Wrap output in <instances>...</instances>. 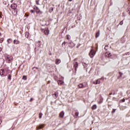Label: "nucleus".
Segmentation results:
<instances>
[{"label":"nucleus","instance_id":"obj_11","mask_svg":"<svg viewBox=\"0 0 130 130\" xmlns=\"http://www.w3.org/2000/svg\"><path fill=\"white\" fill-rule=\"evenodd\" d=\"M61 62V61L59 59H56L55 60V64H59V63Z\"/></svg>","mask_w":130,"mask_h":130},{"label":"nucleus","instance_id":"obj_24","mask_svg":"<svg viewBox=\"0 0 130 130\" xmlns=\"http://www.w3.org/2000/svg\"><path fill=\"white\" fill-rule=\"evenodd\" d=\"M75 115L76 116H79V112H76L75 113Z\"/></svg>","mask_w":130,"mask_h":130},{"label":"nucleus","instance_id":"obj_22","mask_svg":"<svg viewBox=\"0 0 130 130\" xmlns=\"http://www.w3.org/2000/svg\"><path fill=\"white\" fill-rule=\"evenodd\" d=\"M22 80H27V76H23L22 77Z\"/></svg>","mask_w":130,"mask_h":130},{"label":"nucleus","instance_id":"obj_39","mask_svg":"<svg viewBox=\"0 0 130 130\" xmlns=\"http://www.w3.org/2000/svg\"><path fill=\"white\" fill-rule=\"evenodd\" d=\"M13 2H14V0H11V3H13Z\"/></svg>","mask_w":130,"mask_h":130},{"label":"nucleus","instance_id":"obj_36","mask_svg":"<svg viewBox=\"0 0 130 130\" xmlns=\"http://www.w3.org/2000/svg\"><path fill=\"white\" fill-rule=\"evenodd\" d=\"M30 12H31V13L32 14H33V13H34V10H31L30 11Z\"/></svg>","mask_w":130,"mask_h":130},{"label":"nucleus","instance_id":"obj_33","mask_svg":"<svg viewBox=\"0 0 130 130\" xmlns=\"http://www.w3.org/2000/svg\"><path fill=\"white\" fill-rule=\"evenodd\" d=\"M107 47H108V45L105 46V49L106 50H107Z\"/></svg>","mask_w":130,"mask_h":130},{"label":"nucleus","instance_id":"obj_43","mask_svg":"<svg viewBox=\"0 0 130 130\" xmlns=\"http://www.w3.org/2000/svg\"><path fill=\"white\" fill-rule=\"evenodd\" d=\"M113 95H115V93H113Z\"/></svg>","mask_w":130,"mask_h":130},{"label":"nucleus","instance_id":"obj_30","mask_svg":"<svg viewBox=\"0 0 130 130\" xmlns=\"http://www.w3.org/2000/svg\"><path fill=\"white\" fill-rule=\"evenodd\" d=\"M119 74L120 75V77H122V73L121 72H119Z\"/></svg>","mask_w":130,"mask_h":130},{"label":"nucleus","instance_id":"obj_14","mask_svg":"<svg viewBox=\"0 0 130 130\" xmlns=\"http://www.w3.org/2000/svg\"><path fill=\"white\" fill-rule=\"evenodd\" d=\"M100 36V30H99L95 34V37L96 38H98Z\"/></svg>","mask_w":130,"mask_h":130},{"label":"nucleus","instance_id":"obj_35","mask_svg":"<svg viewBox=\"0 0 130 130\" xmlns=\"http://www.w3.org/2000/svg\"><path fill=\"white\" fill-rule=\"evenodd\" d=\"M115 110H115V109H113V111H112V113H114V112H115Z\"/></svg>","mask_w":130,"mask_h":130},{"label":"nucleus","instance_id":"obj_34","mask_svg":"<svg viewBox=\"0 0 130 130\" xmlns=\"http://www.w3.org/2000/svg\"><path fill=\"white\" fill-rule=\"evenodd\" d=\"M0 60L3 61V62H5V60H4V59H3V58L0 59Z\"/></svg>","mask_w":130,"mask_h":130},{"label":"nucleus","instance_id":"obj_4","mask_svg":"<svg viewBox=\"0 0 130 130\" xmlns=\"http://www.w3.org/2000/svg\"><path fill=\"white\" fill-rule=\"evenodd\" d=\"M36 12L37 14H40L41 15L43 13L42 11H40V9H39L37 6L36 7Z\"/></svg>","mask_w":130,"mask_h":130},{"label":"nucleus","instance_id":"obj_5","mask_svg":"<svg viewBox=\"0 0 130 130\" xmlns=\"http://www.w3.org/2000/svg\"><path fill=\"white\" fill-rule=\"evenodd\" d=\"M63 116H64V112L62 111L59 114V117L60 118H63Z\"/></svg>","mask_w":130,"mask_h":130},{"label":"nucleus","instance_id":"obj_10","mask_svg":"<svg viewBox=\"0 0 130 130\" xmlns=\"http://www.w3.org/2000/svg\"><path fill=\"white\" fill-rule=\"evenodd\" d=\"M13 43L14 44H16V45L20 44V41L19 40H14L13 41Z\"/></svg>","mask_w":130,"mask_h":130},{"label":"nucleus","instance_id":"obj_19","mask_svg":"<svg viewBox=\"0 0 130 130\" xmlns=\"http://www.w3.org/2000/svg\"><path fill=\"white\" fill-rule=\"evenodd\" d=\"M8 80H12V75H9L8 76Z\"/></svg>","mask_w":130,"mask_h":130},{"label":"nucleus","instance_id":"obj_13","mask_svg":"<svg viewBox=\"0 0 130 130\" xmlns=\"http://www.w3.org/2000/svg\"><path fill=\"white\" fill-rule=\"evenodd\" d=\"M43 127H44V125L41 124L37 127V129H41V128H43Z\"/></svg>","mask_w":130,"mask_h":130},{"label":"nucleus","instance_id":"obj_9","mask_svg":"<svg viewBox=\"0 0 130 130\" xmlns=\"http://www.w3.org/2000/svg\"><path fill=\"white\" fill-rule=\"evenodd\" d=\"M57 83L60 86H62V85H63V83H64V82L63 81H62V80H58L57 81Z\"/></svg>","mask_w":130,"mask_h":130},{"label":"nucleus","instance_id":"obj_17","mask_svg":"<svg viewBox=\"0 0 130 130\" xmlns=\"http://www.w3.org/2000/svg\"><path fill=\"white\" fill-rule=\"evenodd\" d=\"M53 96L55 99H56V98H57V93L55 92V93L53 94Z\"/></svg>","mask_w":130,"mask_h":130},{"label":"nucleus","instance_id":"obj_28","mask_svg":"<svg viewBox=\"0 0 130 130\" xmlns=\"http://www.w3.org/2000/svg\"><path fill=\"white\" fill-rule=\"evenodd\" d=\"M50 12H51H51H53V8L52 7V8L50 9Z\"/></svg>","mask_w":130,"mask_h":130},{"label":"nucleus","instance_id":"obj_25","mask_svg":"<svg viewBox=\"0 0 130 130\" xmlns=\"http://www.w3.org/2000/svg\"><path fill=\"white\" fill-rule=\"evenodd\" d=\"M67 40H70V36L69 35L67 36Z\"/></svg>","mask_w":130,"mask_h":130},{"label":"nucleus","instance_id":"obj_23","mask_svg":"<svg viewBox=\"0 0 130 130\" xmlns=\"http://www.w3.org/2000/svg\"><path fill=\"white\" fill-rule=\"evenodd\" d=\"M103 102V99H101L100 102H99V104H101Z\"/></svg>","mask_w":130,"mask_h":130},{"label":"nucleus","instance_id":"obj_32","mask_svg":"<svg viewBox=\"0 0 130 130\" xmlns=\"http://www.w3.org/2000/svg\"><path fill=\"white\" fill-rule=\"evenodd\" d=\"M36 3L37 5H39V1H36Z\"/></svg>","mask_w":130,"mask_h":130},{"label":"nucleus","instance_id":"obj_42","mask_svg":"<svg viewBox=\"0 0 130 130\" xmlns=\"http://www.w3.org/2000/svg\"><path fill=\"white\" fill-rule=\"evenodd\" d=\"M2 35V34L0 32V36Z\"/></svg>","mask_w":130,"mask_h":130},{"label":"nucleus","instance_id":"obj_26","mask_svg":"<svg viewBox=\"0 0 130 130\" xmlns=\"http://www.w3.org/2000/svg\"><path fill=\"white\" fill-rule=\"evenodd\" d=\"M2 15H3V12H0V18H3V16H2Z\"/></svg>","mask_w":130,"mask_h":130},{"label":"nucleus","instance_id":"obj_27","mask_svg":"<svg viewBox=\"0 0 130 130\" xmlns=\"http://www.w3.org/2000/svg\"><path fill=\"white\" fill-rule=\"evenodd\" d=\"M123 24V21H121L119 23V25H122Z\"/></svg>","mask_w":130,"mask_h":130},{"label":"nucleus","instance_id":"obj_44","mask_svg":"<svg viewBox=\"0 0 130 130\" xmlns=\"http://www.w3.org/2000/svg\"><path fill=\"white\" fill-rule=\"evenodd\" d=\"M127 53L129 54V53Z\"/></svg>","mask_w":130,"mask_h":130},{"label":"nucleus","instance_id":"obj_7","mask_svg":"<svg viewBox=\"0 0 130 130\" xmlns=\"http://www.w3.org/2000/svg\"><path fill=\"white\" fill-rule=\"evenodd\" d=\"M85 86H84V84H83V83H80L79 85H78V87L79 89H82L83 88H84Z\"/></svg>","mask_w":130,"mask_h":130},{"label":"nucleus","instance_id":"obj_6","mask_svg":"<svg viewBox=\"0 0 130 130\" xmlns=\"http://www.w3.org/2000/svg\"><path fill=\"white\" fill-rule=\"evenodd\" d=\"M79 64H78V62H75L74 63V67L75 69V71L77 72V69L78 68Z\"/></svg>","mask_w":130,"mask_h":130},{"label":"nucleus","instance_id":"obj_3","mask_svg":"<svg viewBox=\"0 0 130 130\" xmlns=\"http://www.w3.org/2000/svg\"><path fill=\"white\" fill-rule=\"evenodd\" d=\"M6 60L7 61L10 63L11 62H12V60H13V57L11 56H8L7 58H6Z\"/></svg>","mask_w":130,"mask_h":130},{"label":"nucleus","instance_id":"obj_29","mask_svg":"<svg viewBox=\"0 0 130 130\" xmlns=\"http://www.w3.org/2000/svg\"><path fill=\"white\" fill-rule=\"evenodd\" d=\"M3 41H4V39H0V43H2Z\"/></svg>","mask_w":130,"mask_h":130},{"label":"nucleus","instance_id":"obj_40","mask_svg":"<svg viewBox=\"0 0 130 130\" xmlns=\"http://www.w3.org/2000/svg\"><path fill=\"white\" fill-rule=\"evenodd\" d=\"M109 95H112V93H109Z\"/></svg>","mask_w":130,"mask_h":130},{"label":"nucleus","instance_id":"obj_21","mask_svg":"<svg viewBox=\"0 0 130 130\" xmlns=\"http://www.w3.org/2000/svg\"><path fill=\"white\" fill-rule=\"evenodd\" d=\"M42 115H43V114L42 113H39V118H42Z\"/></svg>","mask_w":130,"mask_h":130},{"label":"nucleus","instance_id":"obj_12","mask_svg":"<svg viewBox=\"0 0 130 130\" xmlns=\"http://www.w3.org/2000/svg\"><path fill=\"white\" fill-rule=\"evenodd\" d=\"M44 34L45 35H48L49 34V30L48 29L45 30Z\"/></svg>","mask_w":130,"mask_h":130},{"label":"nucleus","instance_id":"obj_46","mask_svg":"<svg viewBox=\"0 0 130 130\" xmlns=\"http://www.w3.org/2000/svg\"><path fill=\"white\" fill-rule=\"evenodd\" d=\"M45 1H47V0H45Z\"/></svg>","mask_w":130,"mask_h":130},{"label":"nucleus","instance_id":"obj_8","mask_svg":"<svg viewBox=\"0 0 130 130\" xmlns=\"http://www.w3.org/2000/svg\"><path fill=\"white\" fill-rule=\"evenodd\" d=\"M5 75V70L4 69H1L0 70V75L4 76Z\"/></svg>","mask_w":130,"mask_h":130},{"label":"nucleus","instance_id":"obj_16","mask_svg":"<svg viewBox=\"0 0 130 130\" xmlns=\"http://www.w3.org/2000/svg\"><path fill=\"white\" fill-rule=\"evenodd\" d=\"M101 82H100V80H97L96 81V82L95 81H93V84H95V85H98V84H100Z\"/></svg>","mask_w":130,"mask_h":130},{"label":"nucleus","instance_id":"obj_15","mask_svg":"<svg viewBox=\"0 0 130 130\" xmlns=\"http://www.w3.org/2000/svg\"><path fill=\"white\" fill-rule=\"evenodd\" d=\"M91 109H92V110H95V109H97V105H93L91 107Z\"/></svg>","mask_w":130,"mask_h":130},{"label":"nucleus","instance_id":"obj_20","mask_svg":"<svg viewBox=\"0 0 130 130\" xmlns=\"http://www.w3.org/2000/svg\"><path fill=\"white\" fill-rule=\"evenodd\" d=\"M106 54L108 55V57H110V56H111V53H110L106 52Z\"/></svg>","mask_w":130,"mask_h":130},{"label":"nucleus","instance_id":"obj_45","mask_svg":"<svg viewBox=\"0 0 130 130\" xmlns=\"http://www.w3.org/2000/svg\"><path fill=\"white\" fill-rule=\"evenodd\" d=\"M39 42H40V41H39Z\"/></svg>","mask_w":130,"mask_h":130},{"label":"nucleus","instance_id":"obj_31","mask_svg":"<svg viewBox=\"0 0 130 130\" xmlns=\"http://www.w3.org/2000/svg\"><path fill=\"white\" fill-rule=\"evenodd\" d=\"M120 101H122V102H125V99H123L122 100H121Z\"/></svg>","mask_w":130,"mask_h":130},{"label":"nucleus","instance_id":"obj_18","mask_svg":"<svg viewBox=\"0 0 130 130\" xmlns=\"http://www.w3.org/2000/svg\"><path fill=\"white\" fill-rule=\"evenodd\" d=\"M12 39H8L7 40V42H8V44H10V43H12Z\"/></svg>","mask_w":130,"mask_h":130},{"label":"nucleus","instance_id":"obj_2","mask_svg":"<svg viewBox=\"0 0 130 130\" xmlns=\"http://www.w3.org/2000/svg\"><path fill=\"white\" fill-rule=\"evenodd\" d=\"M95 50L91 49L89 53V56L92 58L94 57V55H95Z\"/></svg>","mask_w":130,"mask_h":130},{"label":"nucleus","instance_id":"obj_38","mask_svg":"<svg viewBox=\"0 0 130 130\" xmlns=\"http://www.w3.org/2000/svg\"><path fill=\"white\" fill-rule=\"evenodd\" d=\"M2 119H0V125L2 124Z\"/></svg>","mask_w":130,"mask_h":130},{"label":"nucleus","instance_id":"obj_41","mask_svg":"<svg viewBox=\"0 0 130 130\" xmlns=\"http://www.w3.org/2000/svg\"><path fill=\"white\" fill-rule=\"evenodd\" d=\"M73 0H69V2H72Z\"/></svg>","mask_w":130,"mask_h":130},{"label":"nucleus","instance_id":"obj_1","mask_svg":"<svg viewBox=\"0 0 130 130\" xmlns=\"http://www.w3.org/2000/svg\"><path fill=\"white\" fill-rule=\"evenodd\" d=\"M17 4L15 3L12 4L11 5V9H12V10H14V12H12V14L14 16H17V14H18V9H17Z\"/></svg>","mask_w":130,"mask_h":130},{"label":"nucleus","instance_id":"obj_37","mask_svg":"<svg viewBox=\"0 0 130 130\" xmlns=\"http://www.w3.org/2000/svg\"><path fill=\"white\" fill-rule=\"evenodd\" d=\"M31 101H33V98H30V102H31Z\"/></svg>","mask_w":130,"mask_h":130}]
</instances>
